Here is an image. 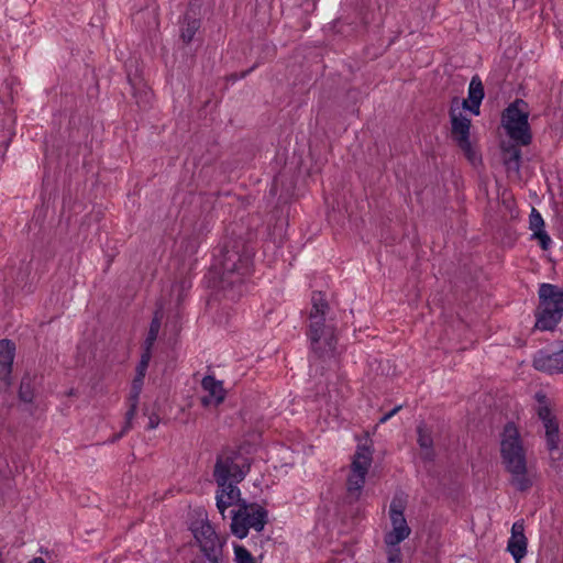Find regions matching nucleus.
<instances>
[{"label":"nucleus","instance_id":"1","mask_svg":"<svg viewBox=\"0 0 563 563\" xmlns=\"http://www.w3.org/2000/svg\"><path fill=\"white\" fill-rule=\"evenodd\" d=\"M500 456L507 472L511 474V485L519 492H527L532 486L528 476L526 450L518 428L507 422L500 434Z\"/></svg>","mask_w":563,"mask_h":563},{"label":"nucleus","instance_id":"2","mask_svg":"<svg viewBox=\"0 0 563 563\" xmlns=\"http://www.w3.org/2000/svg\"><path fill=\"white\" fill-rule=\"evenodd\" d=\"M245 245L240 240L225 241L220 249L216 268L219 274L221 289L241 287L243 276L249 272L251 255L244 250Z\"/></svg>","mask_w":563,"mask_h":563},{"label":"nucleus","instance_id":"3","mask_svg":"<svg viewBox=\"0 0 563 563\" xmlns=\"http://www.w3.org/2000/svg\"><path fill=\"white\" fill-rule=\"evenodd\" d=\"M311 311L309 339L312 351L319 356L333 354L336 347L335 328L333 324L325 323V312L329 310V303L321 291H313L311 296Z\"/></svg>","mask_w":563,"mask_h":563},{"label":"nucleus","instance_id":"4","mask_svg":"<svg viewBox=\"0 0 563 563\" xmlns=\"http://www.w3.org/2000/svg\"><path fill=\"white\" fill-rule=\"evenodd\" d=\"M534 317L536 330L553 331L563 317V288L553 284H541Z\"/></svg>","mask_w":563,"mask_h":563},{"label":"nucleus","instance_id":"5","mask_svg":"<svg viewBox=\"0 0 563 563\" xmlns=\"http://www.w3.org/2000/svg\"><path fill=\"white\" fill-rule=\"evenodd\" d=\"M527 109L528 103L525 100L516 99L501 114V123L507 134L512 141L522 146H527L532 142V134L528 122L529 112Z\"/></svg>","mask_w":563,"mask_h":563},{"label":"nucleus","instance_id":"6","mask_svg":"<svg viewBox=\"0 0 563 563\" xmlns=\"http://www.w3.org/2000/svg\"><path fill=\"white\" fill-rule=\"evenodd\" d=\"M199 517L191 521L189 530L199 543L203 558L208 560V563H223L224 541L217 534L206 512L200 511Z\"/></svg>","mask_w":563,"mask_h":563},{"label":"nucleus","instance_id":"7","mask_svg":"<svg viewBox=\"0 0 563 563\" xmlns=\"http://www.w3.org/2000/svg\"><path fill=\"white\" fill-rule=\"evenodd\" d=\"M231 532L239 539L246 538L250 528L263 531L268 521V511L256 503L243 501L241 509L231 511Z\"/></svg>","mask_w":563,"mask_h":563},{"label":"nucleus","instance_id":"8","mask_svg":"<svg viewBox=\"0 0 563 563\" xmlns=\"http://www.w3.org/2000/svg\"><path fill=\"white\" fill-rule=\"evenodd\" d=\"M372 449L368 445L361 444L353 456L351 464V474L346 481V499L349 504L356 503L365 484V477L372 463Z\"/></svg>","mask_w":563,"mask_h":563},{"label":"nucleus","instance_id":"9","mask_svg":"<svg viewBox=\"0 0 563 563\" xmlns=\"http://www.w3.org/2000/svg\"><path fill=\"white\" fill-rule=\"evenodd\" d=\"M451 137L456 146L463 152L466 159L473 165L482 163V155L470 140L472 121L463 113H456L452 108L450 113Z\"/></svg>","mask_w":563,"mask_h":563},{"label":"nucleus","instance_id":"10","mask_svg":"<svg viewBox=\"0 0 563 563\" xmlns=\"http://www.w3.org/2000/svg\"><path fill=\"white\" fill-rule=\"evenodd\" d=\"M405 504L400 499H393L389 506V517L393 530L385 537L387 545H397L410 534V528L407 525L405 515Z\"/></svg>","mask_w":563,"mask_h":563},{"label":"nucleus","instance_id":"11","mask_svg":"<svg viewBox=\"0 0 563 563\" xmlns=\"http://www.w3.org/2000/svg\"><path fill=\"white\" fill-rule=\"evenodd\" d=\"M200 0H192L189 2L186 13L180 27V38L185 44H189L201 26L200 19Z\"/></svg>","mask_w":563,"mask_h":563},{"label":"nucleus","instance_id":"12","mask_svg":"<svg viewBox=\"0 0 563 563\" xmlns=\"http://www.w3.org/2000/svg\"><path fill=\"white\" fill-rule=\"evenodd\" d=\"M528 539L525 534L523 520L514 522L511 527V536L507 542V551L512 555L515 561H521L527 554Z\"/></svg>","mask_w":563,"mask_h":563},{"label":"nucleus","instance_id":"13","mask_svg":"<svg viewBox=\"0 0 563 563\" xmlns=\"http://www.w3.org/2000/svg\"><path fill=\"white\" fill-rule=\"evenodd\" d=\"M539 419L545 429V441L554 448V441H560V428L558 418L552 413L548 405L539 406L537 410Z\"/></svg>","mask_w":563,"mask_h":563},{"label":"nucleus","instance_id":"14","mask_svg":"<svg viewBox=\"0 0 563 563\" xmlns=\"http://www.w3.org/2000/svg\"><path fill=\"white\" fill-rule=\"evenodd\" d=\"M15 344L8 339L0 340V380L11 385L10 376L14 360Z\"/></svg>","mask_w":563,"mask_h":563},{"label":"nucleus","instance_id":"15","mask_svg":"<svg viewBox=\"0 0 563 563\" xmlns=\"http://www.w3.org/2000/svg\"><path fill=\"white\" fill-rule=\"evenodd\" d=\"M201 386L205 390L209 391V396L201 398L203 406H209L211 399H214L216 405H220L224 401L225 390L221 380L216 379L212 375H207L202 378Z\"/></svg>","mask_w":563,"mask_h":563},{"label":"nucleus","instance_id":"16","mask_svg":"<svg viewBox=\"0 0 563 563\" xmlns=\"http://www.w3.org/2000/svg\"><path fill=\"white\" fill-rule=\"evenodd\" d=\"M529 228L533 231L532 239L539 241L540 247L543 251L549 250L551 245V238L544 231V221L536 208H532L529 216Z\"/></svg>","mask_w":563,"mask_h":563},{"label":"nucleus","instance_id":"17","mask_svg":"<svg viewBox=\"0 0 563 563\" xmlns=\"http://www.w3.org/2000/svg\"><path fill=\"white\" fill-rule=\"evenodd\" d=\"M239 455V452L233 451L231 455L225 457L219 456L217 459L213 476L218 486H224V484L230 481L232 467L235 464V460Z\"/></svg>","mask_w":563,"mask_h":563},{"label":"nucleus","instance_id":"18","mask_svg":"<svg viewBox=\"0 0 563 563\" xmlns=\"http://www.w3.org/2000/svg\"><path fill=\"white\" fill-rule=\"evenodd\" d=\"M520 144L516 142V144L512 143H506L503 142L500 145L501 150V159L504 165L506 166L507 170H512L516 173L520 172L521 166V150L519 147Z\"/></svg>","mask_w":563,"mask_h":563},{"label":"nucleus","instance_id":"19","mask_svg":"<svg viewBox=\"0 0 563 563\" xmlns=\"http://www.w3.org/2000/svg\"><path fill=\"white\" fill-rule=\"evenodd\" d=\"M141 391H142V389L140 387H136L133 384L131 385V390H130V395H129L130 408L125 413V424H124L122 431L118 435H115V439H120L131 428L132 420L136 413L139 397H140Z\"/></svg>","mask_w":563,"mask_h":563},{"label":"nucleus","instance_id":"20","mask_svg":"<svg viewBox=\"0 0 563 563\" xmlns=\"http://www.w3.org/2000/svg\"><path fill=\"white\" fill-rule=\"evenodd\" d=\"M218 492L227 496V499L231 501V504H235L239 507L238 509H241V504L246 501L241 497L240 488L232 481H228L224 486H218Z\"/></svg>","mask_w":563,"mask_h":563},{"label":"nucleus","instance_id":"21","mask_svg":"<svg viewBox=\"0 0 563 563\" xmlns=\"http://www.w3.org/2000/svg\"><path fill=\"white\" fill-rule=\"evenodd\" d=\"M19 398L24 402H32L34 398L33 379L26 374L22 377L19 388Z\"/></svg>","mask_w":563,"mask_h":563},{"label":"nucleus","instance_id":"22","mask_svg":"<svg viewBox=\"0 0 563 563\" xmlns=\"http://www.w3.org/2000/svg\"><path fill=\"white\" fill-rule=\"evenodd\" d=\"M485 97L484 85L478 75H474L471 79L468 87V98L466 100H479L483 101Z\"/></svg>","mask_w":563,"mask_h":563},{"label":"nucleus","instance_id":"23","mask_svg":"<svg viewBox=\"0 0 563 563\" xmlns=\"http://www.w3.org/2000/svg\"><path fill=\"white\" fill-rule=\"evenodd\" d=\"M559 443L560 441H554V448H551V445L547 443V449L550 453V465L556 471V473H561L563 471V453L559 448Z\"/></svg>","mask_w":563,"mask_h":563},{"label":"nucleus","instance_id":"24","mask_svg":"<svg viewBox=\"0 0 563 563\" xmlns=\"http://www.w3.org/2000/svg\"><path fill=\"white\" fill-rule=\"evenodd\" d=\"M158 312L155 313L154 318L152 319L148 328V332L146 335V339L143 343L144 346L153 347L155 341L157 340L158 332L161 329V319L158 318Z\"/></svg>","mask_w":563,"mask_h":563},{"label":"nucleus","instance_id":"25","mask_svg":"<svg viewBox=\"0 0 563 563\" xmlns=\"http://www.w3.org/2000/svg\"><path fill=\"white\" fill-rule=\"evenodd\" d=\"M417 433H418L417 442L421 449H430L431 446H433V439H432L431 432L427 428L426 423L421 422L417 427Z\"/></svg>","mask_w":563,"mask_h":563},{"label":"nucleus","instance_id":"26","mask_svg":"<svg viewBox=\"0 0 563 563\" xmlns=\"http://www.w3.org/2000/svg\"><path fill=\"white\" fill-rule=\"evenodd\" d=\"M234 555L236 563H255L251 552L243 545H234Z\"/></svg>","mask_w":563,"mask_h":563},{"label":"nucleus","instance_id":"27","mask_svg":"<svg viewBox=\"0 0 563 563\" xmlns=\"http://www.w3.org/2000/svg\"><path fill=\"white\" fill-rule=\"evenodd\" d=\"M387 561L388 563H401V551L399 544L388 545Z\"/></svg>","mask_w":563,"mask_h":563},{"label":"nucleus","instance_id":"28","mask_svg":"<svg viewBox=\"0 0 563 563\" xmlns=\"http://www.w3.org/2000/svg\"><path fill=\"white\" fill-rule=\"evenodd\" d=\"M481 103L482 101L479 100H463L462 103H461V107L464 109V110H467L470 111L471 113L475 114V115H478L479 114V108H481Z\"/></svg>","mask_w":563,"mask_h":563},{"label":"nucleus","instance_id":"29","mask_svg":"<svg viewBox=\"0 0 563 563\" xmlns=\"http://www.w3.org/2000/svg\"><path fill=\"white\" fill-rule=\"evenodd\" d=\"M231 476H230V481H232L233 483L238 484L240 482H242L245 477V473L243 472V470L240 467L239 464H234V466L232 467V471H231Z\"/></svg>","mask_w":563,"mask_h":563},{"label":"nucleus","instance_id":"30","mask_svg":"<svg viewBox=\"0 0 563 563\" xmlns=\"http://www.w3.org/2000/svg\"><path fill=\"white\" fill-rule=\"evenodd\" d=\"M231 501L224 500L223 494L217 492V508L219 512L224 517V511L231 506Z\"/></svg>","mask_w":563,"mask_h":563},{"label":"nucleus","instance_id":"31","mask_svg":"<svg viewBox=\"0 0 563 563\" xmlns=\"http://www.w3.org/2000/svg\"><path fill=\"white\" fill-rule=\"evenodd\" d=\"M133 96H134V98H136V103L141 108L145 107L148 103V100H150V92L148 91H142L141 95H140V99H139V97H137L135 91L133 92Z\"/></svg>","mask_w":563,"mask_h":563},{"label":"nucleus","instance_id":"32","mask_svg":"<svg viewBox=\"0 0 563 563\" xmlns=\"http://www.w3.org/2000/svg\"><path fill=\"white\" fill-rule=\"evenodd\" d=\"M421 450H422V453H421L422 461H424V462H433L434 461L435 452L433 450V446H431L430 449H421Z\"/></svg>","mask_w":563,"mask_h":563},{"label":"nucleus","instance_id":"33","mask_svg":"<svg viewBox=\"0 0 563 563\" xmlns=\"http://www.w3.org/2000/svg\"><path fill=\"white\" fill-rule=\"evenodd\" d=\"M152 349L153 347L143 345V352L141 354V360H140L141 363H146L147 365L150 364V361L152 357Z\"/></svg>","mask_w":563,"mask_h":563},{"label":"nucleus","instance_id":"34","mask_svg":"<svg viewBox=\"0 0 563 563\" xmlns=\"http://www.w3.org/2000/svg\"><path fill=\"white\" fill-rule=\"evenodd\" d=\"M402 408L401 405L396 406L393 408L389 412L385 413L380 419L379 423H385L387 420H389L391 417H394L400 409Z\"/></svg>","mask_w":563,"mask_h":563},{"label":"nucleus","instance_id":"35","mask_svg":"<svg viewBox=\"0 0 563 563\" xmlns=\"http://www.w3.org/2000/svg\"><path fill=\"white\" fill-rule=\"evenodd\" d=\"M256 67V65L252 66L250 69L247 70H244L242 71L240 75H238L236 73L234 74H231L230 75V79L232 80H238V79H241V78H244L246 77L254 68Z\"/></svg>","mask_w":563,"mask_h":563},{"label":"nucleus","instance_id":"36","mask_svg":"<svg viewBox=\"0 0 563 563\" xmlns=\"http://www.w3.org/2000/svg\"><path fill=\"white\" fill-rule=\"evenodd\" d=\"M147 367H148V365L146 363L139 362V364L136 366V374L135 375L145 377Z\"/></svg>","mask_w":563,"mask_h":563},{"label":"nucleus","instance_id":"37","mask_svg":"<svg viewBox=\"0 0 563 563\" xmlns=\"http://www.w3.org/2000/svg\"><path fill=\"white\" fill-rule=\"evenodd\" d=\"M159 423V417L157 415H152L148 420V429H155Z\"/></svg>","mask_w":563,"mask_h":563},{"label":"nucleus","instance_id":"38","mask_svg":"<svg viewBox=\"0 0 563 563\" xmlns=\"http://www.w3.org/2000/svg\"><path fill=\"white\" fill-rule=\"evenodd\" d=\"M459 106H460V100H459V98H457V97H453V98H452V100H451V106H450L449 114L451 113L452 108H454V109H455V112H456V113H460V112L457 111Z\"/></svg>","mask_w":563,"mask_h":563},{"label":"nucleus","instance_id":"39","mask_svg":"<svg viewBox=\"0 0 563 563\" xmlns=\"http://www.w3.org/2000/svg\"><path fill=\"white\" fill-rule=\"evenodd\" d=\"M143 383H144V377L142 376H139V375H135L133 380H132V384L136 387H140L142 389L143 387Z\"/></svg>","mask_w":563,"mask_h":563},{"label":"nucleus","instance_id":"40","mask_svg":"<svg viewBox=\"0 0 563 563\" xmlns=\"http://www.w3.org/2000/svg\"><path fill=\"white\" fill-rule=\"evenodd\" d=\"M536 399L538 400L540 406L547 405V396L543 393H537L536 394Z\"/></svg>","mask_w":563,"mask_h":563},{"label":"nucleus","instance_id":"41","mask_svg":"<svg viewBox=\"0 0 563 563\" xmlns=\"http://www.w3.org/2000/svg\"><path fill=\"white\" fill-rule=\"evenodd\" d=\"M178 286H179V291L184 292L187 288L190 287V284L187 280H181Z\"/></svg>","mask_w":563,"mask_h":563},{"label":"nucleus","instance_id":"42","mask_svg":"<svg viewBox=\"0 0 563 563\" xmlns=\"http://www.w3.org/2000/svg\"><path fill=\"white\" fill-rule=\"evenodd\" d=\"M27 563H46L45 560L41 556H36V558H33L31 561H29Z\"/></svg>","mask_w":563,"mask_h":563},{"label":"nucleus","instance_id":"43","mask_svg":"<svg viewBox=\"0 0 563 563\" xmlns=\"http://www.w3.org/2000/svg\"><path fill=\"white\" fill-rule=\"evenodd\" d=\"M191 563H208V560L206 558L205 559L196 558L195 560L191 561Z\"/></svg>","mask_w":563,"mask_h":563},{"label":"nucleus","instance_id":"44","mask_svg":"<svg viewBox=\"0 0 563 563\" xmlns=\"http://www.w3.org/2000/svg\"><path fill=\"white\" fill-rule=\"evenodd\" d=\"M183 300H184V292L179 291V295L177 297V303L180 305Z\"/></svg>","mask_w":563,"mask_h":563},{"label":"nucleus","instance_id":"45","mask_svg":"<svg viewBox=\"0 0 563 563\" xmlns=\"http://www.w3.org/2000/svg\"><path fill=\"white\" fill-rule=\"evenodd\" d=\"M282 199H283L284 201L289 200V198H288V197H283Z\"/></svg>","mask_w":563,"mask_h":563},{"label":"nucleus","instance_id":"46","mask_svg":"<svg viewBox=\"0 0 563 563\" xmlns=\"http://www.w3.org/2000/svg\"><path fill=\"white\" fill-rule=\"evenodd\" d=\"M516 563H520V561H516Z\"/></svg>","mask_w":563,"mask_h":563}]
</instances>
